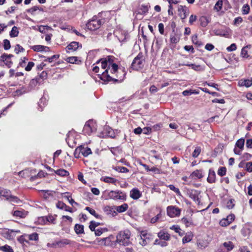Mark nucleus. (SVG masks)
<instances>
[{
    "label": "nucleus",
    "instance_id": "nucleus-26",
    "mask_svg": "<svg viewBox=\"0 0 252 252\" xmlns=\"http://www.w3.org/2000/svg\"><path fill=\"white\" fill-rule=\"evenodd\" d=\"M189 66H191L192 69L197 71H202L204 70L205 69L204 66H202L200 65H195L194 64L191 63H190Z\"/></svg>",
    "mask_w": 252,
    "mask_h": 252
},
{
    "label": "nucleus",
    "instance_id": "nucleus-38",
    "mask_svg": "<svg viewBox=\"0 0 252 252\" xmlns=\"http://www.w3.org/2000/svg\"><path fill=\"white\" fill-rule=\"evenodd\" d=\"M114 57L113 56H108L107 58L104 59L105 61L107 62V64H108L109 68L110 69V66L114 64Z\"/></svg>",
    "mask_w": 252,
    "mask_h": 252
},
{
    "label": "nucleus",
    "instance_id": "nucleus-15",
    "mask_svg": "<svg viewBox=\"0 0 252 252\" xmlns=\"http://www.w3.org/2000/svg\"><path fill=\"white\" fill-rule=\"evenodd\" d=\"M31 49L36 52H40L42 51L47 52L49 50V48L48 47L40 45L32 46L31 47Z\"/></svg>",
    "mask_w": 252,
    "mask_h": 252
},
{
    "label": "nucleus",
    "instance_id": "nucleus-37",
    "mask_svg": "<svg viewBox=\"0 0 252 252\" xmlns=\"http://www.w3.org/2000/svg\"><path fill=\"white\" fill-rule=\"evenodd\" d=\"M249 48V46H246L242 49L241 55L243 58H248L249 57L248 54V51L247 50V48Z\"/></svg>",
    "mask_w": 252,
    "mask_h": 252
},
{
    "label": "nucleus",
    "instance_id": "nucleus-47",
    "mask_svg": "<svg viewBox=\"0 0 252 252\" xmlns=\"http://www.w3.org/2000/svg\"><path fill=\"white\" fill-rule=\"evenodd\" d=\"M10 41L7 39H4L3 40V47L5 50H7L10 48Z\"/></svg>",
    "mask_w": 252,
    "mask_h": 252
},
{
    "label": "nucleus",
    "instance_id": "nucleus-41",
    "mask_svg": "<svg viewBox=\"0 0 252 252\" xmlns=\"http://www.w3.org/2000/svg\"><path fill=\"white\" fill-rule=\"evenodd\" d=\"M140 239L141 241L139 242L140 244L143 246H144L149 243V241L150 240L151 238L150 237H147Z\"/></svg>",
    "mask_w": 252,
    "mask_h": 252
},
{
    "label": "nucleus",
    "instance_id": "nucleus-14",
    "mask_svg": "<svg viewBox=\"0 0 252 252\" xmlns=\"http://www.w3.org/2000/svg\"><path fill=\"white\" fill-rule=\"evenodd\" d=\"M209 183H214L216 181V173L215 171L212 169L209 171V175L207 179Z\"/></svg>",
    "mask_w": 252,
    "mask_h": 252
},
{
    "label": "nucleus",
    "instance_id": "nucleus-45",
    "mask_svg": "<svg viewBox=\"0 0 252 252\" xmlns=\"http://www.w3.org/2000/svg\"><path fill=\"white\" fill-rule=\"evenodd\" d=\"M226 171V169L224 167H220L218 171V174L220 176H223L225 175Z\"/></svg>",
    "mask_w": 252,
    "mask_h": 252
},
{
    "label": "nucleus",
    "instance_id": "nucleus-1",
    "mask_svg": "<svg viewBox=\"0 0 252 252\" xmlns=\"http://www.w3.org/2000/svg\"><path fill=\"white\" fill-rule=\"evenodd\" d=\"M131 233L128 230L120 231L116 236V242L120 245L129 246L132 243L130 241Z\"/></svg>",
    "mask_w": 252,
    "mask_h": 252
},
{
    "label": "nucleus",
    "instance_id": "nucleus-24",
    "mask_svg": "<svg viewBox=\"0 0 252 252\" xmlns=\"http://www.w3.org/2000/svg\"><path fill=\"white\" fill-rule=\"evenodd\" d=\"M182 222L187 227L193 225V223L192 220L190 218H183L181 220Z\"/></svg>",
    "mask_w": 252,
    "mask_h": 252
},
{
    "label": "nucleus",
    "instance_id": "nucleus-40",
    "mask_svg": "<svg viewBox=\"0 0 252 252\" xmlns=\"http://www.w3.org/2000/svg\"><path fill=\"white\" fill-rule=\"evenodd\" d=\"M59 55H55L52 56L51 57H49L44 60V62H48L49 63H52L54 61L57 60L59 58Z\"/></svg>",
    "mask_w": 252,
    "mask_h": 252
},
{
    "label": "nucleus",
    "instance_id": "nucleus-61",
    "mask_svg": "<svg viewBox=\"0 0 252 252\" xmlns=\"http://www.w3.org/2000/svg\"><path fill=\"white\" fill-rule=\"evenodd\" d=\"M246 170L249 172H252V162H249L246 163Z\"/></svg>",
    "mask_w": 252,
    "mask_h": 252
},
{
    "label": "nucleus",
    "instance_id": "nucleus-22",
    "mask_svg": "<svg viewBox=\"0 0 252 252\" xmlns=\"http://www.w3.org/2000/svg\"><path fill=\"white\" fill-rule=\"evenodd\" d=\"M70 243V241L67 239H63L60 241L57 242V244L58 248L63 247L66 245H69Z\"/></svg>",
    "mask_w": 252,
    "mask_h": 252
},
{
    "label": "nucleus",
    "instance_id": "nucleus-18",
    "mask_svg": "<svg viewBox=\"0 0 252 252\" xmlns=\"http://www.w3.org/2000/svg\"><path fill=\"white\" fill-rule=\"evenodd\" d=\"M158 236L160 239L168 241L170 240V235L167 232L160 231L158 233Z\"/></svg>",
    "mask_w": 252,
    "mask_h": 252
},
{
    "label": "nucleus",
    "instance_id": "nucleus-39",
    "mask_svg": "<svg viewBox=\"0 0 252 252\" xmlns=\"http://www.w3.org/2000/svg\"><path fill=\"white\" fill-rule=\"evenodd\" d=\"M100 223L94 221H91L89 225V228L92 231H94L95 227L98 226Z\"/></svg>",
    "mask_w": 252,
    "mask_h": 252
},
{
    "label": "nucleus",
    "instance_id": "nucleus-17",
    "mask_svg": "<svg viewBox=\"0 0 252 252\" xmlns=\"http://www.w3.org/2000/svg\"><path fill=\"white\" fill-rule=\"evenodd\" d=\"M80 150L81 154L84 157H87L89 155L92 154V151L91 149L88 147H84L80 146Z\"/></svg>",
    "mask_w": 252,
    "mask_h": 252
},
{
    "label": "nucleus",
    "instance_id": "nucleus-54",
    "mask_svg": "<svg viewBox=\"0 0 252 252\" xmlns=\"http://www.w3.org/2000/svg\"><path fill=\"white\" fill-rule=\"evenodd\" d=\"M243 13L244 14H247L250 11V7L248 4H245L243 6Z\"/></svg>",
    "mask_w": 252,
    "mask_h": 252
},
{
    "label": "nucleus",
    "instance_id": "nucleus-50",
    "mask_svg": "<svg viewBox=\"0 0 252 252\" xmlns=\"http://www.w3.org/2000/svg\"><path fill=\"white\" fill-rule=\"evenodd\" d=\"M30 240L37 241L38 239V236L36 233H33L29 236Z\"/></svg>",
    "mask_w": 252,
    "mask_h": 252
},
{
    "label": "nucleus",
    "instance_id": "nucleus-44",
    "mask_svg": "<svg viewBox=\"0 0 252 252\" xmlns=\"http://www.w3.org/2000/svg\"><path fill=\"white\" fill-rule=\"evenodd\" d=\"M56 207L60 209L63 210L64 208H67V205L62 201H58L56 204Z\"/></svg>",
    "mask_w": 252,
    "mask_h": 252
},
{
    "label": "nucleus",
    "instance_id": "nucleus-58",
    "mask_svg": "<svg viewBox=\"0 0 252 252\" xmlns=\"http://www.w3.org/2000/svg\"><path fill=\"white\" fill-rule=\"evenodd\" d=\"M243 21V19L241 17H238L235 18L234 20V24L235 25L238 26L240 24H241Z\"/></svg>",
    "mask_w": 252,
    "mask_h": 252
},
{
    "label": "nucleus",
    "instance_id": "nucleus-4",
    "mask_svg": "<svg viewBox=\"0 0 252 252\" xmlns=\"http://www.w3.org/2000/svg\"><path fill=\"white\" fill-rule=\"evenodd\" d=\"M102 22H103V21L100 19L93 18L88 22L86 26L89 30L94 31L99 28Z\"/></svg>",
    "mask_w": 252,
    "mask_h": 252
},
{
    "label": "nucleus",
    "instance_id": "nucleus-25",
    "mask_svg": "<svg viewBox=\"0 0 252 252\" xmlns=\"http://www.w3.org/2000/svg\"><path fill=\"white\" fill-rule=\"evenodd\" d=\"M191 176H192V178L195 177L198 179H201L203 176L202 171L201 170H196L191 173Z\"/></svg>",
    "mask_w": 252,
    "mask_h": 252
},
{
    "label": "nucleus",
    "instance_id": "nucleus-11",
    "mask_svg": "<svg viewBox=\"0 0 252 252\" xmlns=\"http://www.w3.org/2000/svg\"><path fill=\"white\" fill-rule=\"evenodd\" d=\"M79 47H82V45L79 44V43L76 41L71 42L67 47V51L72 50L76 51Z\"/></svg>",
    "mask_w": 252,
    "mask_h": 252
},
{
    "label": "nucleus",
    "instance_id": "nucleus-55",
    "mask_svg": "<svg viewBox=\"0 0 252 252\" xmlns=\"http://www.w3.org/2000/svg\"><path fill=\"white\" fill-rule=\"evenodd\" d=\"M81 154L80 147H78L74 152V156L76 158H79L80 154Z\"/></svg>",
    "mask_w": 252,
    "mask_h": 252
},
{
    "label": "nucleus",
    "instance_id": "nucleus-12",
    "mask_svg": "<svg viewBox=\"0 0 252 252\" xmlns=\"http://www.w3.org/2000/svg\"><path fill=\"white\" fill-rule=\"evenodd\" d=\"M28 214V212L25 210H16L14 211L13 215L14 216L18 217L20 218H25Z\"/></svg>",
    "mask_w": 252,
    "mask_h": 252
},
{
    "label": "nucleus",
    "instance_id": "nucleus-33",
    "mask_svg": "<svg viewBox=\"0 0 252 252\" xmlns=\"http://www.w3.org/2000/svg\"><path fill=\"white\" fill-rule=\"evenodd\" d=\"M19 31L16 26H14L10 32V36L12 37H17L18 35Z\"/></svg>",
    "mask_w": 252,
    "mask_h": 252
},
{
    "label": "nucleus",
    "instance_id": "nucleus-43",
    "mask_svg": "<svg viewBox=\"0 0 252 252\" xmlns=\"http://www.w3.org/2000/svg\"><path fill=\"white\" fill-rule=\"evenodd\" d=\"M201 152V148L199 147H196L192 153V156L193 158H197Z\"/></svg>",
    "mask_w": 252,
    "mask_h": 252
},
{
    "label": "nucleus",
    "instance_id": "nucleus-6",
    "mask_svg": "<svg viewBox=\"0 0 252 252\" xmlns=\"http://www.w3.org/2000/svg\"><path fill=\"white\" fill-rule=\"evenodd\" d=\"M108 196L110 198L114 200H123L126 199V194L125 193L120 191L111 190L108 193Z\"/></svg>",
    "mask_w": 252,
    "mask_h": 252
},
{
    "label": "nucleus",
    "instance_id": "nucleus-36",
    "mask_svg": "<svg viewBox=\"0 0 252 252\" xmlns=\"http://www.w3.org/2000/svg\"><path fill=\"white\" fill-rule=\"evenodd\" d=\"M222 3L223 2L222 0H219L215 4L214 9L217 11H220L222 8Z\"/></svg>",
    "mask_w": 252,
    "mask_h": 252
},
{
    "label": "nucleus",
    "instance_id": "nucleus-51",
    "mask_svg": "<svg viewBox=\"0 0 252 252\" xmlns=\"http://www.w3.org/2000/svg\"><path fill=\"white\" fill-rule=\"evenodd\" d=\"M170 229L171 230H174L176 232L178 233L180 235H182L181 233V232H180L181 229H180V228L178 226L174 225L170 227Z\"/></svg>",
    "mask_w": 252,
    "mask_h": 252
},
{
    "label": "nucleus",
    "instance_id": "nucleus-35",
    "mask_svg": "<svg viewBox=\"0 0 252 252\" xmlns=\"http://www.w3.org/2000/svg\"><path fill=\"white\" fill-rule=\"evenodd\" d=\"M85 209L89 211L91 214L94 216L96 218H101L100 216L96 214L94 209H93L89 207H86Z\"/></svg>",
    "mask_w": 252,
    "mask_h": 252
},
{
    "label": "nucleus",
    "instance_id": "nucleus-3",
    "mask_svg": "<svg viewBox=\"0 0 252 252\" xmlns=\"http://www.w3.org/2000/svg\"><path fill=\"white\" fill-rule=\"evenodd\" d=\"M144 59L142 53H140L134 58L132 63L131 67L135 70H138L143 67L144 65Z\"/></svg>",
    "mask_w": 252,
    "mask_h": 252
},
{
    "label": "nucleus",
    "instance_id": "nucleus-19",
    "mask_svg": "<svg viewBox=\"0 0 252 252\" xmlns=\"http://www.w3.org/2000/svg\"><path fill=\"white\" fill-rule=\"evenodd\" d=\"M101 180L105 183H111L114 185H116V183L118 181L116 179L110 177H104Z\"/></svg>",
    "mask_w": 252,
    "mask_h": 252
},
{
    "label": "nucleus",
    "instance_id": "nucleus-53",
    "mask_svg": "<svg viewBox=\"0 0 252 252\" xmlns=\"http://www.w3.org/2000/svg\"><path fill=\"white\" fill-rule=\"evenodd\" d=\"M148 11V6L142 5L141 8L140 9H139V11H138V13L144 14V13L147 12Z\"/></svg>",
    "mask_w": 252,
    "mask_h": 252
},
{
    "label": "nucleus",
    "instance_id": "nucleus-9",
    "mask_svg": "<svg viewBox=\"0 0 252 252\" xmlns=\"http://www.w3.org/2000/svg\"><path fill=\"white\" fill-rule=\"evenodd\" d=\"M188 57L186 56H180L175 63L177 67H180L182 65L189 66L190 63L188 61Z\"/></svg>",
    "mask_w": 252,
    "mask_h": 252
},
{
    "label": "nucleus",
    "instance_id": "nucleus-7",
    "mask_svg": "<svg viewBox=\"0 0 252 252\" xmlns=\"http://www.w3.org/2000/svg\"><path fill=\"white\" fill-rule=\"evenodd\" d=\"M178 10L179 15L182 20L185 19L189 14V10L186 6L180 5Z\"/></svg>",
    "mask_w": 252,
    "mask_h": 252
},
{
    "label": "nucleus",
    "instance_id": "nucleus-23",
    "mask_svg": "<svg viewBox=\"0 0 252 252\" xmlns=\"http://www.w3.org/2000/svg\"><path fill=\"white\" fill-rule=\"evenodd\" d=\"M199 21L200 23V25L202 27H205L207 26L208 24L210 22L209 19L206 16H201L199 18Z\"/></svg>",
    "mask_w": 252,
    "mask_h": 252
},
{
    "label": "nucleus",
    "instance_id": "nucleus-31",
    "mask_svg": "<svg viewBox=\"0 0 252 252\" xmlns=\"http://www.w3.org/2000/svg\"><path fill=\"white\" fill-rule=\"evenodd\" d=\"M128 208V205L124 203L121 206L117 207L116 210L119 213H122L126 211Z\"/></svg>",
    "mask_w": 252,
    "mask_h": 252
},
{
    "label": "nucleus",
    "instance_id": "nucleus-2",
    "mask_svg": "<svg viewBox=\"0 0 252 252\" xmlns=\"http://www.w3.org/2000/svg\"><path fill=\"white\" fill-rule=\"evenodd\" d=\"M118 69V65L116 63L112 64L110 66V69L109 68L108 66V68L105 70V71L102 72V77H101V79L104 81L107 82H118V79L113 78L112 77L110 76V75L108 74L109 70H110L111 73L114 74L117 72Z\"/></svg>",
    "mask_w": 252,
    "mask_h": 252
},
{
    "label": "nucleus",
    "instance_id": "nucleus-56",
    "mask_svg": "<svg viewBox=\"0 0 252 252\" xmlns=\"http://www.w3.org/2000/svg\"><path fill=\"white\" fill-rule=\"evenodd\" d=\"M237 49L236 45L235 43H232L230 46L226 48V50L228 52H231L235 51Z\"/></svg>",
    "mask_w": 252,
    "mask_h": 252
},
{
    "label": "nucleus",
    "instance_id": "nucleus-57",
    "mask_svg": "<svg viewBox=\"0 0 252 252\" xmlns=\"http://www.w3.org/2000/svg\"><path fill=\"white\" fill-rule=\"evenodd\" d=\"M169 188L174 191L175 192H176V193L177 194H180V190L178 188H176L174 185H170L169 186H168Z\"/></svg>",
    "mask_w": 252,
    "mask_h": 252
},
{
    "label": "nucleus",
    "instance_id": "nucleus-46",
    "mask_svg": "<svg viewBox=\"0 0 252 252\" xmlns=\"http://www.w3.org/2000/svg\"><path fill=\"white\" fill-rule=\"evenodd\" d=\"M66 62L70 63H74L77 61V57H69L65 60Z\"/></svg>",
    "mask_w": 252,
    "mask_h": 252
},
{
    "label": "nucleus",
    "instance_id": "nucleus-28",
    "mask_svg": "<svg viewBox=\"0 0 252 252\" xmlns=\"http://www.w3.org/2000/svg\"><path fill=\"white\" fill-rule=\"evenodd\" d=\"M8 201L11 202V203H14L16 204H19L22 202V201L17 196L11 195L10 197L9 198Z\"/></svg>",
    "mask_w": 252,
    "mask_h": 252
},
{
    "label": "nucleus",
    "instance_id": "nucleus-48",
    "mask_svg": "<svg viewBox=\"0 0 252 252\" xmlns=\"http://www.w3.org/2000/svg\"><path fill=\"white\" fill-rule=\"evenodd\" d=\"M154 244V245H159L162 247H166L167 246V243L166 242H163V241L160 242L158 239L155 240Z\"/></svg>",
    "mask_w": 252,
    "mask_h": 252
},
{
    "label": "nucleus",
    "instance_id": "nucleus-32",
    "mask_svg": "<svg viewBox=\"0 0 252 252\" xmlns=\"http://www.w3.org/2000/svg\"><path fill=\"white\" fill-rule=\"evenodd\" d=\"M223 246L226 248L227 251H230L234 248V245L231 241L225 242L223 243Z\"/></svg>",
    "mask_w": 252,
    "mask_h": 252
},
{
    "label": "nucleus",
    "instance_id": "nucleus-16",
    "mask_svg": "<svg viewBox=\"0 0 252 252\" xmlns=\"http://www.w3.org/2000/svg\"><path fill=\"white\" fill-rule=\"evenodd\" d=\"M130 196L134 199H137L140 197L141 194L138 189H133L130 191Z\"/></svg>",
    "mask_w": 252,
    "mask_h": 252
},
{
    "label": "nucleus",
    "instance_id": "nucleus-21",
    "mask_svg": "<svg viewBox=\"0 0 252 252\" xmlns=\"http://www.w3.org/2000/svg\"><path fill=\"white\" fill-rule=\"evenodd\" d=\"M74 230L77 234L84 233V225L79 224H76L74 226Z\"/></svg>",
    "mask_w": 252,
    "mask_h": 252
},
{
    "label": "nucleus",
    "instance_id": "nucleus-59",
    "mask_svg": "<svg viewBox=\"0 0 252 252\" xmlns=\"http://www.w3.org/2000/svg\"><path fill=\"white\" fill-rule=\"evenodd\" d=\"M34 63L32 62H29L28 65L25 67V70L27 71H30L32 67L34 66Z\"/></svg>",
    "mask_w": 252,
    "mask_h": 252
},
{
    "label": "nucleus",
    "instance_id": "nucleus-60",
    "mask_svg": "<svg viewBox=\"0 0 252 252\" xmlns=\"http://www.w3.org/2000/svg\"><path fill=\"white\" fill-rule=\"evenodd\" d=\"M227 221L230 224L235 219V215L234 214H230L227 217L226 219Z\"/></svg>",
    "mask_w": 252,
    "mask_h": 252
},
{
    "label": "nucleus",
    "instance_id": "nucleus-49",
    "mask_svg": "<svg viewBox=\"0 0 252 252\" xmlns=\"http://www.w3.org/2000/svg\"><path fill=\"white\" fill-rule=\"evenodd\" d=\"M14 50H15V52H16V53L18 54L19 53V52L24 51L25 49L22 46H21L19 44H17L15 46Z\"/></svg>",
    "mask_w": 252,
    "mask_h": 252
},
{
    "label": "nucleus",
    "instance_id": "nucleus-5",
    "mask_svg": "<svg viewBox=\"0 0 252 252\" xmlns=\"http://www.w3.org/2000/svg\"><path fill=\"white\" fill-rule=\"evenodd\" d=\"M96 130L95 124L92 120L87 122L84 126L83 131L88 135H90L92 132Z\"/></svg>",
    "mask_w": 252,
    "mask_h": 252
},
{
    "label": "nucleus",
    "instance_id": "nucleus-10",
    "mask_svg": "<svg viewBox=\"0 0 252 252\" xmlns=\"http://www.w3.org/2000/svg\"><path fill=\"white\" fill-rule=\"evenodd\" d=\"M187 193L189 196L194 201L197 202L198 204L199 203L200 201L198 197L199 192L197 190L195 189L188 190Z\"/></svg>",
    "mask_w": 252,
    "mask_h": 252
},
{
    "label": "nucleus",
    "instance_id": "nucleus-34",
    "mask_svg": "<svg viewBox=\"0 0 252 252\" xmlns=\"http://www.w3.org/2000/svg\"><path fill=\"white\" fill-rule=\"evenodd\" d=\"M0 250L5 252H14L12 248L7 245L0 247Z\"/></svg>",
    "mask_w": 252,
    "mask_h": 252
},
{
    "label": "nucleus",
    "instance_id": "nucleus-13",
    "mask_svg": "<svg viewBox=\"0 0 252 252\" xmlns=\"http://www.w3.org/2000/svg\"><path fill=\"white\" fill-rule=\"evenodd\" d=\"M238 84L240 86H245L248 88L252 85V78L250 79H241L239 81Z\"/></svg>",
    "mask_w": 252,
    "mask_h": 252
},
{
    "label": "nucleus",
    "instance_id": "nucleus-27",
    "mask_svg": "<svg viewBox=\"0 0 252 252\" xmlns=\"http://www.w3.org/2000/svg\"><path fill=\"white\" fill-rule=\"evenodd\" d=\"M55 172L61 176L66 177L69 175V172L65 169H60L55 171Z\"/></svg>",
    "mask_w": 252,
    "mask_h": 252
},
{
    "label": "nucleus",
    "instance_id": "nucleus-20",
    "mask_svg": "<svg viewBox=\"0 0 252 252\" xmlns=\"http://www.w3.org/2000/svg\"><path fill=\"white\" fill-rule=\"evenodd\" d=\"M11 195V191L9 189H3L0 192V195L4 197L7 201Z\"/></svg>",
    "mask_w": 252,
    "mask_h": 252
},
{
    "label": "nucleus",
    "instance_id": "nucleus-8",
    "mask_svg": "<svg viewBox=\"0 0 252 252\" xmlns=\"http://www.w3.org/2000/svg\"><path fill=\"white\" fill-rule=\"evenodd\" d=\"M167 213L169 216L173 218L180 214V210L175 206H170L167 208Z\"/></svg>",
    "mask_w": 252,
    "mask_h": 252
},
{
    "label": "nucleus",
    "instance_id": "nucleus-30",
    "mask_svg": "<svg viewBox=\"0 0 252 252\" xmlns=\"http://www.w3.org/2000/svg\"><path fill=\"white\" fill-rule=\"evenodd\" d=\"M245 140L241 138L238 140L235 144V147L238 148L241 150H243L244 147Z\"/></svg>",
    "mask_w": 252,
    "mask_h": 252
},
{
    "label": "nucleus",
    "instance_id": "nucleus-42",
    "mask_svg": "<svg viewBox=\"0 0 252 252\" xmlns=\"http://www.w3.org/2000/svg\"><path fill=\"white\" fill-rule=\"evenodd\" d=\"M115 169L116 171L121 173H126L129 171L127 168L122 166H117L115 167Z\"/></svg>",
    "mask_w": 252,
    "mask_h": 252
},
{
    "label": "nucleus",
    "instance_id": "nucleus-29",
    "mask_svg": "<svg viewBox=\"0 0 252 252\" xmlns=\"http://www.w3.org/2000/svg\"><path fill=\"white\" fill-rule=\"evenodd\" d=\"M111 240L109 237L104 238L98 241V244L100 245L108 246L110 245Z\"/></svg>",
    "mask_w": 252,
    "mask_h": 252
},
{
    "label": "nucleus",
    "instance_id": "nucleus-64",
    "mask_svg": "<svg viewBox=\"0 0 252 252\" xmlns=\"http://www.w3.org/2000/svg\"><path fill=\"white\" fill-rule=\"evenodd\" d=\"M239 252H251L246 246L241 247L239 250Z\"/></svg>",
    "mask_w": 252,
    "mask_h": 252
},
{
    "label": "nucleus",
    "instance_id": "nucleus-63",
    "mask_svg": "<svg viewBox=\"0 0 252 252\" xmlns=\"http://www.w3.org/2000/svg\"><path fill=\"white\" fill-rule=\"evenodd\" d=\"M196 19H197L196 16L194 15H191L190 16L189 19V24L191 25L196 20Z\"/></svg>",
    "mask_w": 252,
    "mask_h": 252
},
{
    "label": "nucleus",
    "instance_id": "nucleus-52",
    "mask_svg": "<svg viewBox=\"0 0 252 252\" xmlns=\"http://www.w3.org/2000/svg\"><path fill=\"white\" fill-rule=\"evenodd\" d=\"M234 201V200H233V199H230L227 202L226 207L228 209H231L234 207V204L233 202Z\"/></svg>",
    "mask_w": 252,
    "mask_h": 252
},
{
    "label": "nucleus",
    "instance_id": "nucleus-62",
    "mask_svg": "<svg viewBox=\"0 0 252 252\" xmlns=\"http://www.w3.org/2000/svg\"><path fill=\"white\" fill-rule=\"evenodd\" d=\"M252 157V155L251 154L249 153H245L242 156V158H243L244 160H249Z\"/></svg>",
    "mask_w": 252,
    "mask_h": 252
}]
</instances>
